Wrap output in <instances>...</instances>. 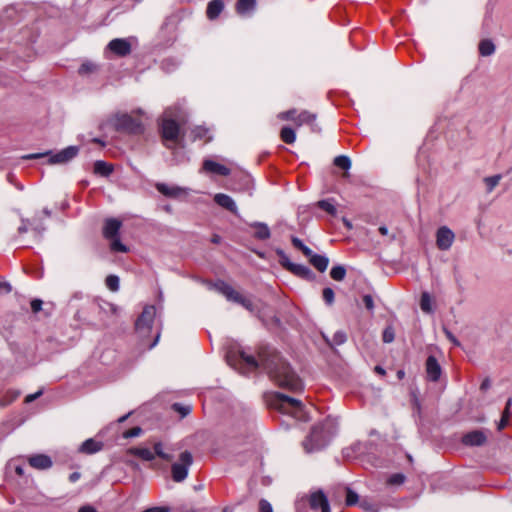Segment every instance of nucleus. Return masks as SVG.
<instances>
[{
	"mask_svg": "<svg viewBox=\"0 0 512 512\" xmlns=\"http://www.w3.org/2000/svg\"><path fill=\"white\" fill-rule=\"evenodd\" d=\"M239 355L251 370L262 367L278 386L295 393L303 390L302 380L274 349L265 348L259 351V360L244 351H240Z\"/></svg>",
	"mask_w": 512,
	"mask_h": 512,
	"instance_id": "nucleus-1",
	"label": "nucleus"
},
{
	"mask_svg": "<svg viewBox=\"0 0 512 512\" xmlns=\"http://www.w3.org/2000/svg\"><path fill=\"white\" fill-rule=\"evenodd\" d=\"M180 109L178 107H169L165 110L161 124L160 132L166 148L175 153V144L178 142L180 126L178 120L180 118Z\"/></svg>",
	"mask_w": 512,
	"mask_h": 512,
	"instance_id": "nucleus-2",
	"label": "nucleus"
},
{
	"mask_svg": "<svg viewBox=\"0 0 512 512\" xmlns=\"http://www.w3.org/2000/svg\"><path fill=\"white\" fill-rule=\"evenodd\" d=\"M332 436L333 432L329 421L315 424L302 442L303 448L307 453L320 451L328 445Z\"/></svg>",
	"mask_w": 512,
	"mask_h": 512,
	"instance_id": "nucleus-3",
	"label": "nucleus"
},
{
	"mask_svg": "<svg viewBox=\"0 0 512 512\" xmlns=\"http://www.w3.org/2000/svg\"><path fill=\"white\" fill-rule=\"evenodd\" d=\"M271 406L283 414H288L298 420H304L303 405L300 400L289 397L282 393H276Z\"/></svg>",
	"mask_w": 512,
	"mask_h": 512,
	"instance_id": "nucleus-4",
	"label": "nucleus"
},
{
	"mask_svg": "<svg viewBox=\"0 0 512 512\" xmlns=\"http://www.w3.org/2000/svg\"><path fill=\"white\" fill-rule=\"evenodd\" d=\"M215 288L218 292L224 295L228 301L235 302L250 312L255 311V305L252 300L236 291L231 285L224 281H219L215 284Z\"/></svg>",
	"mask_w": 512,
	"mask_h": 512,
	"instance_id": "nucleus-5",
	"label": "nucleus"
},
{
	"mask_svg": "<svg viewBox=\"0 0 512 512\" xmlns=\"http://www.w3.org/2000/svg\"><path fill=\"white\" fill-rule=\"evenodd\" d=\"M193 464V455L185 450L179 454L178 461L171 465V476L174 482H183L189 473V469Z\"/></svg>",
	"mask_w": 512,
	"mask_h": 512,
	"instance_id": "nucleus-6",
	"label": "nucleus"
},
{
	"mask_svg": "<svg viewBox=\"0 0 512 512\" xmlns=\"http://www.w3.org/2000/svg\"><path fill=\"white\" fill-rule=\"evenodd\" d=\"M275 252L279 257V263L283 268L304 279L314 278V273L309 267L291 262L287 254L280 248H277Z\"/></svg>",
	"mask_w": 512,
	"mask_h": 512,
	"instance_id": "nucleus-7",
	"label": "nucleus"
},
{
	"mask_svg": "<svg viewBox=\"0 0 512 512\" xmlns=\"http://www.w3.org/2000/svg\"><path fill=\"white\" fill-rule=\"evenodd\" d=\"M113 126L117 131L133 134L141 133L143 130L141 123L128 114L116 115L113 120Z\"/></svg>",
	"mask_w": 512,
	"mask_h": 512,
	"instance_id": "nucleus-8",
	"label": "nucleus"
},
{
	"mask_svg": "<svg viewBox=\"0 0 512 512\" xmlns=\"http://www.w3.org/2000/svg\"><path fill=\"white\" fill-rule=\"evenodd\" d=\"M155 315H156L155 306L149 305V306L144 307L141 315L138 317V319L135 323L137 332H139L143 335L148 333L152 328Z\"/></svg>",
	"mask_w": 512,
	"mask_h": 512,
	"instance_id": "nucleus-9",
	"label": "nucleus"
},
{
	"mask_svg": "<svg viewBox=\"0 0 512 512\" xmlns=\"http://www.w3.org/2000/svg\"><path fill=\"white\" fill-rule=\"evenodd\" d=\"M454 239V232L447 226L440 227L436 232V245L440 250L446 251L450 249Z\"/></svg>",
	"mask_w": 512,
	"mask_h": 512,
	"instance_id": "nucleus-10",
	"label": "nucleus"
},
{
	"mask_svg": "<svg viewBox=\"0 0 512 512\" xmlns=\"http://www.w3.org/2000/svg\"><path fill=\"white\" fill-rule=\"evenodd\" d=\"M107 49L118 57H125L131 53V43L125 38H115L108 43Z\"/></svg>",
	"mask_w": 512,
	"mask_h": 512,
	"instance_id": "nucleus-11",
	"label": "nucleus"
},
{
	"mask_svg": "<svg viewBox=\"0 0 512 512\" xmlns=\"http://www.w3.org/2000/svg\"><path fill=\"white\" fill-rule=\"evenodd\" d=\"M309 505L311 509H321V512H331L329 501L322 490L312 492L309 496Z\"/></svg>",
	"mask_w": 512,
	"mask_h": 512,
	"instance_id": "nucleus-12",
	"label": "nucleus"
},
{
	"mask_svg": "<svg viewBox=\"0 0 512 512\" xmlns=\"http://www.w3.org/2000/svg\"><path fill=\"white\" fill-rule=\"evenodd\" d=\"M79 148L77 146H68L58 153L51 155L48 162L50 164H63L77 156Z\"/></svg>",
	"mask_w": 512,
	"mask_h": 512,
	"instance_id": "nucleus-13",
	"label": "nucleus"
},
{
	"mask_svg": "<svg viewBox=\"0 0 512 512\" xmlns=\"http://www.w3.org/2000/svg\"><path fill=\"white\" fill-rule=\"evenodd\" d=\"M487 441V435L482 430H473L462 436L461 442L465 446H482Z\"/></svg>",
	"mask_w": 512,
	"mask_h": 512,
	"instance_id": "nucleus-14",
	"label": "nucleus"
},
{
	"mask_svg": "<svg viewBox=\"0 0 512 512\" xmlns=\"http://www.w3.org/2000/svg\"><path fill=\"white\" fill-rule=\"evenodd\" d=\"M155 188L159 193L169 198H179L180 196L187 194V190L185 188L176 185H168L159 182L155 184Z\"/></svg>",
	"mask_w": 512,
	"mask_h": 512,
	"instance_id": "nucleus-15",
	"label": "nucleus"
},
{
	"mask_svg": "<svg viewBox=\"0 0 512 512\" xmlns=\"http://www.w3.org/2000/svg\"><path fill=\"white\" fill-rule=\"evenodd\" d=\"M425 368L428 380L437 382L440 379L442 369L437 359L433 355L428 356Z\"/></svg>",
	"mask_w": 512,
	"mask_h": 512,
	"instance_id": "nucleus-16",
	"label": "nucleus"
},
{
	"mask_svg": "<svg viewBox=\"0 0 512 512\" xmlns=\"http://www.w3.org/2000/svg\"><path fill=\"white\" fill-rule=\"evenodd\" d=\"M214 202L234 215H238V207L231 196L224 193H217L214 195Z\"/></svg>",
	"mask_w": 512,
	"mask_h": 512,
	"instance_id": "nucleus-17",
	"label": "nucleus"
},
{
	"mask_svg": "<svg viewBox=\"0 0 512 512\" xmlns=\"http://www.w3.org/2000/svg\"><path fill=\"white\" fill-rule=\"evenodd\" d=\"M295 124L297 126L307 124L310 125L312 132H320V128L316 124V114H313L309 111H302L297 114Z\"/></svg>",
	"mask_w": 512,
	"mask_h": 512,
	"instance_id": "nucleus-18",
	"label": "nucleus"
},
{
	"mask_svg": "<svg viewBox=\"0 0 512 512\" xmlns=\"http://www.w3.org/2000/svg\"><path fill=\"white\" fill-rule=\"evenodd\" d=\"M155 456H158L164 461H172L174 458L173 452L175 451L174 447L172 445H165L162 442H156L153 445Z\"/></svg>",
	"mask_w": 512,
	"mask_h": 512,
	"instance_id": "nucleus-19",
	"label": "nucleus"
},
{
	"mask_svg": "<svg viewBox=\"0 0 512 512\" xmlns=\"http://www.w3.org/2000/svg\"><path fill=\"white\" fill-rule=\"evenodd\" d=\"M203 170L209 173L221 175V176H228L231 173V170L226 167L225 165H222L220 163H217L213 160H205L203 162Z\"/></svg>",
	"mask_w": 512,
	"mask_h": 512,
	"instance_id": "nucleus-20",
	"label": "nucleus"
},
{
	"mask_svg": "<svg viewBox=\"0 0 512 512\" xmlns=\"http://www.w3.org/2000/svg\"><path fill=\"white\" fill-rule=\"evenodd\" d=\"M121 225V221L115 218L107 219L103 228L104 237L109 240L118 237Z\"/></svg>",
	"mask_w": 512,
	"mask_h": 512,
	"instance_id": "nucleus-21",
	"label": "nucleus"
},
{
	"mask_svg": "<svg viewBox=\"0 0 512 512\" xmlns=\"http://www.w3.org/2000/svg\"><path fill=\"white\" fill-rule=\"evenodd\" d=\"M31 467L39 470H45L52 466V460L45 454H36L29 458Z\"/></svg>",
	"mask_w": 512,
	"mask_h": 512,
	"instance_id": "nucleus-22",
	"label": "nucleus"
},
{
	"mask_svg": "<svg viewBox=\"0 0 512 512\" xmlns=\"http://www.w3.org/2000/svg\"><path fill=\"white\" fill-rule=\"evenodd\" d=\"M224 9L223 0H212L208 3L206 15L209 20H215Z\"/></svg>",
	"mask_w": 512,
	"mask_h": 512,
	"instance_id": "nucleus-23",
	"label": "nucleus"
},
{
	"mask_svg": "<svg viewBox=\"0 0 512 512\" xmlns=\"http://www.w3.org/2000/svg\"><path fill=\"white\" fill-rule=\"evenodd\" d=\"M256 8V0H237L236 12L241 16H249Z\"/></svg>",
	"mask_w": 512,
	"mask_h": 512,
	"instance_id": "nucleus-24",
	"label": "nucleus"
},
{
	"mask_svg": "<svg viewBox=\"0 0 512 512\" xmlns=\"http://www.w3.org/2000/svg\"><path fill=\"white\" fill-rule=\"evenodd\" d=\"M309 259L311 265H313L319 272H324L329 264V259L325 255H319L313 253L311 250V256H306Z\"/></svg>",
	"mask_w": 512,
	"mask_h": 512,
	"instance_id": "nucleus-25",
	"label": "nucleus"
},
{
	"mask_svg": "<svg viewBox=\"0 0 512 512\" xmlns=\"http://www.w3.org/2000/svg\"><path fill=\"white\" fill-rule=\"evenodd\" d=\"M102 447L103 444L101 442L89 438L81 444L79 451L85 454H93L100 451Z\"/></svg>",
	"mask_w": 512,
	"mask_h": 512,
	"instance_id": "nucleus-26",
	"label": "nucleus"
},
{
	"mask_svg": "<svg viewBox=\"0 0 512 512\" xmlns=\"http://www.w3.org/2000/svg\"><path fill=\"white\" fill-rule=\"evenodd\" d=\"M251 227L255 228L254 237L258 240H267L271 236L270 229L267 224L263 222H254L250 224Z\"/></svg>",
	"mask_w": 512,
	"mask_h": 512,
	"instance_id": "nucleus-27",
	"label": "nucleus"
},
{
	"mask_svg": "<svg viewBox=\"0 0 512 512\" xmlns=\"http://www.w3.org/2000/svg\"><path fill=\"white\" fill-rule=\"evenodd\" d=\"M128 453L130 455H134L136 457L141 458L144 461H152L155 459V453L154 451H151L148 448H142V447H132L128 450Z\"/></svg>",
	"mask_w": 512,
	"mask_h": 512,
	"instance_id": "nucleus-28",
	"label": "nucleus"
},
{
	"mask_svg": "<svg viewBox=\"0 0 512 512\" xmlns=\"http://www.w3.org/2000/svg\"><path fill=\"white\" fill-rule=\"evenodd\" d=\"M21 392L19 390L9 389L6 390L0 396V407H6L13 403L19 396Z\"/></svg>",
	"mask_w": 512,
	"mask_h": 512,
	"instance_id": "nucleus-29",
	"label": "nucleus"
},
{
	"mask_svg": "<svg viewBox=\"0 0 512 512\" xmlns=\"http://www.w3.org/2000/svg\"><path fill=\"white\" fill-rule=\"evenodd\" d=\"M113 172V166L103 160H97L94 163V173L107 177Z\"/></svg>",
	"mask_w": 512,
	"mask_h": 512,
	"instance_id": "nucleus-30",
	"label": "nucleus"
},
{
	"mask_svg": "<svg viewBox=\"0 0 512 512\" xmlns=\"http://www.w3.org/2000/svg\"><path fill=\"white\" fill-rule=\"evenodd\" d=\"M495 52V45L489 39H484L479 43V53L480 55L487 57L492 55Z\"/></svg>",
	"mask_w": 512,
	"mask_h": 512,
	"instance_id": "nucleus-31",
	"label": "nucleus"
},
{
	"mask_svg": "<svg viewBox=\"0 0 512 512\" xmlns=\"http://www.w3.org/2000/svg\"><path fill=\"white\" fill-rule=\"evenodd\" d=\"M420 308L425 313H432V298L428 292H423L420 298Z\"/></svg>",
	"mask_w": 512,
	"mask_h": 512,
	"instance_id": "nucleus-32",
	"label": "nucleus"
},
{
	"mask_svg": "<svg viewBox=\"0 0 512 512\" xmlns=\"http://www.w3.org/2000/svg\"><path fill=\"white\" fill-rule=\"evenodd\" d=\"M281 140L287 144H293L296 140V134L290 127H283L280 132Z\"/></svg>",
	"mask_w": 512,
	"mask_h": 512,
	"instance_id": "nucleus-33",
	"label": "nucleus"
},
{
	"mask_svg": "<svg viewBox=\"0 0 512 512\" xmlns=\"http://www.w3.org/2000/svg\"><path fill=\"white\" fill-rule=\"evenodd\" d=\"M193 140L197 139H206V141L211 140V136L209 135V129L203 126H197L192 130Z\"/></svg>",
	"mask_w": 512,
	"mask_h": 512,
	"instance_id": "nucleus-34",
	"label": "nucleus"
},
{
	"mask_svg": "<svg viewBox=\"0 0 512 512\" xmlns=\"http://www.w3.org/2000/svg\"><path fill=\"white\" fill-rule=\"evenodd\" d=\"M330 276L335 281H342L346 276V269L343 265H336L330 270Z\"/></svg>",
	"mask_w": 512,
	"mask_h": 512,
	"instance_id": "nucleus-35",
	"label": "nucleus"
},
{
	"mask_svg": "<svg viewBox=\"0 0 512 512\" xmlns=\"http://www.w3.org/2000/svg\"><path fill=\"white\" fill-rule=\"evenodd\" d=\"M334 165L345 171L351 168V160L348 156L339 155L334 158Z\"/></svg>",
	"mask_w": 512,
	"mask_h": 512,
	"instance_id": "nucleus-36",
	"label": "nucleus"
},
{
	"mask_svg": "<svg viewBox=\"0 0 512 512\" xmlns=\"http://www.w3.org/2000/svg\"><path fill=\"white\" fill-rule=\"evenodd\" d=\"M291 242H292V245L300 250L305 256H311V249L306 246L301 239H299L298 237L296 236H292L291 237Z\"/></svg>",
	"mask_w": 512,
	"mask_h": 512,
	"instance_id": "nucleus-37",
	"label": "nucleus"
},
{
	"mask_svg": "<svg viewBox=\"0 0 512 512\" xmlns=\"http://www.w3.org/2000/svg\"><path fill=\"white\" fill-rule=\"evenodd\" d=\"M318 207L326 211L328 214L334 216L337 213V209L329 199L320 200L317 203Z\"/></svg>",
	"mask_w": 512,
	"mask_h": 512,
	"instance_id": "nucleus-38",
	"label": "nucleus"
},
{
	"mask_svg": "<svg viewBox=\"0 0 512 512\" xmlns=\"http://www.w3.org/2000/svg\"><path fill=\"white\" fill-rule=\"evenodd\" d=\"M502 175L496 174L493 176L486 177L484 182L486 184L487 192H492V190L499 184Z\"/></svg>",
	"mask_w": 512,
	"mask_h": 512,
	"instance_id": "nucleus-39",
	"label": "nucleus"
},
{
	"mask_svg": "<svg viewBox=\"0 0 512 512\" xmlns=\"http://www.w3.org/2000/svg\"><path fill=\"white\" fill-rule=\"evenodd\" d=\"M119 277L116 275H109L106 277L105 284L107 288L113 292H116L119 290Z\"/></svg>",
	"mask_w": 512,
	"mask_h": 512,
	"instance_id": "nucleus-40",
	"label": "nucleus"
},
{
	"mask_svg": "<svg viewBox=\"0 0 512 512\" xmlns=\"http://www.w3.org/2000/svg\"><path fill=\"white\" fill-rule=\"evenodd\" d=\"M110 248L113 252H121L126 253L128 251V248L126 245H124L118 237H115L113 239H110Z\"/></svg>",
	"mask_w": 512,
	"mask_h": 512,
	"instance_id": "nucleus-41",
	"label": "nucleus"
},
{
	"mask_svg": "<svg viewBox=\"0 0 512 512\" xmlns=\"http://www.w3.org/2000/svg\"><path fill=\"white\" fill-rule=\"evenodd\" d=\"M345 491H346V498H345L346 505L347 506L355 505L359 500L358 494L350 488H346Z\"/></svg>",
	"mask_w": 512,
	"mask_h": 512,
	"instance_id": "nucleus-42",
	"label": "nucleus"
},
{
	"mask_svg": "<svg viewBox=\"0 0 512 512\" xmlns=\"http://www.w3.org/2000/svg\"><path fill=\"white\" fill-rule=\"evenodd\" d=\"M347 340V335L344 331L342 330H339V331H336L334 334H333V337H332V344L334 345H342L346 342Z\"/></svg>",
	"mask_w": 512,
	"mask_h": 512,
	"instance_id": "nucleus-43",
	"label": "nucleus"
},
{
	"mask_svg": "<svg viewBox=\"0 0 512 512\" xmlns=\"http://www.w3.org/2000/svg\"><path fill=\"white\" fill-rule=\"evenodd\" d=\"M405 475L402 474V473H395V474H392L388 480H387V483L389 485H401L405 482Z\"/></svg>",
	"mask_w": 512,
	"mask_h": 512,
	"instance_id": "nucleus-44",
	"label": "nucleus"
},
{
	"mask_svg": "<svg viewBox=\"0 0 512 512\" xmlns=\"http://www.w3.org/2000/svg\"><path fill=\"white\" fill-rule=\"evenodd\" d=\"M97 69V66L92 62H85L79 67L80 75H87L89 73L94 72Z\"/></svg>",
	"mask_w": 512,
	"mask_h": 512,
	"instance_id": "nucleus-45",
	"label": "nucleus"
},
{
	"mask_svg": "<svg viewBox=\"0 0 512 512\" xmlns=\"http://www.w3.org/2000/svg\"><path fill=\"white\" fill-rule=\"evenodd\" d=\"M323 299L328 305H332L334 303V291L330 287H326L322 292Z\"/></svg>",
	"mask_w": 512,
	"mask_h": 512,
	"instance_id": "nucleus-46",
	"label": "nucleus"
},
{
	"mask_svg": "<svg viewBox=\"0 0 512 512\" xmlns=\"http://www.w3.org/2000/svg\"><path fill=\"white\" fill-rule=\"evenodd\" d=\"M382 338H383V342H385V343L393 342L394 338H395L394 329L390 326L385 328V330L383 331Z\"/></svg>",
	"mask_w": 512,
	"mask_h": 512,
	"instance_id": "nucleus-47",
	"label": "nucleus"
},
{
	"mask_svg": "<svg viewBox=\"0 0 512 512\" xmlns=\"http://www.w3.org/2000/svg\"><path fill=\"white\" fill-rule=\"evenodd\" d=\"M296 114H297V111L295 109H291V110H288L285 112H281L278 115V118H280L281 120H291V121L295 122L296 117H297Z\"/></svg>",
	"mask_w": 512,
	"mask_h": 512,
	"instance_id": "nucleus-48",
	"label": "nucleus"
},
{
	"mask_svg": "<svg viewBox=\"0 0 512 512\" xmlns=\"http://www.w3.org/2000/svg\"><path fill=\"white\" fill-rule=\"evenodd\" d=\"M143 430L141 427H133L127 431H125L123 433V437L128 439V438H133V437H138L142 434Z\"/></svg>",
	"mask_w": 512,
	"mask_h": 512,
	"instance_id": "nucleus-49",
	"label": "nucleus"
},
{
	"mask_svg": "<svg viewBox=\"0 0 512 512\" xmlns=\"http://www.w3.org/2000/svg\"><path fill=\"white\" fill-rule=\"evenodd\" d=\"M173 409L181 414L182 417L187 416L191 412L190 406H182L179 403L173 404Z\"/></svg>",
	"mask_w": 512,
	"mask_h": 512,
	"instance_id": "nucleus-50",
	"label": "nucleus"
},
{
	"mask_svg": "<svg viewBox=\"0 0 512 512\" xmlns=\"http://www.w3.org/2000/svg\"><path fill=\"white\" fill-rule=\"evenodd\" d=\"M259 512H273L272 505L266 499H261L259 501Z\"/></svg>",
	"mask_w": 512,
	"mask_h": 512,
	"instance_id": "nucleus-51",
	"label": "nucleus"
},
{
	"mask_svg": "<svg viewBox=\"0 0 512 512\" xmlns=\"http://www.w3.org/2000/svg\"><path fill=\"white\" fill-rule=\"evenodd\" d=\"M363 302H364L365 307L369 311H373V309H374V301H373V298H372L371 295H369V294L364 295L363 296Z\"/></svg>",
	"mask_w": 512,
	"mask_h": 512,
	"instance_id": "nucleus-52",
	"label": "nucleus"
},
{
	"mask_svg": "<svg viewBox=\"0 0 512 512\" xmlns=\"http://www.w3.org/2000/svg\"><path fill=\"white\" fill-rule=\"evenodd\" d=\"M43 302L40 299H34L31 301V309L34 313H38L42 309Z\"/></svg>",
	"mask_w": 512,
	"mask_h": 512,
	"instance_id": "nucleus-53",
	"label": "nucleus"
},
{
	"mask_svg": "<svg viewBox=\"0 0 512 512\" xmlns=\"http://www.w3.org/2000/svg\"><path fill=\"white\" fill-rule=\"evenodd\" d=\"M142 512H170V508L165 506H155L147 508Z\"/></svg>",
	"mask_w": 512,
	"mask_h": 512,
	"instance_id": "nucleus-54",
	"label": "nucleus"
},
{
	"mask_svg": "<svg viewBox=\"0 0 512 512\" xmlns=\"http://www.w3.org/2000/svg\"><path fill=\"white\" fill-rule=\"evenodd\" d=\"M502 415L506 416L508 418L511 417V415H512V399L507 400L506 406H505V409H504Z\"/></svg>",
	"mask_w": 512,
	"mask_h": 512,
	"instance_id": "nucleus-55",
	"label": "nucleus"
},
{
	"mask_svg": "<svg viewBox=\"0 0 512 512\" xmlns=\"http://www.w3.org/2000/svg\"><path fill=\"white\" fill-rule=\"evenodd\" d=\"M446 337L455 345V346H459L460 343L459 341L457 340V338L451 333V331H449L447 328H444L443 329Z\"/></svg>",
	"mask_w": 512,
	"mask_h": 512,
	"instance_id": "nucleus-56",
	"label": "nucleus"
},
{
	"mask_svg": "<svg viewBox=\"0 0 512 512\" xmlns=\"http://www.w3.org/2000/svg\"><path fill=\"white\" fill-rule=\"evenodd\" d=\"M42 394H43L42 390H39V391H37L36 393H33V394H29V395H27L25 397V402L26 403H31L34 400H36L37 398H39Z\"/></svg>",
	"mask_w": 512,
	"mask_h": 512,
	"instance_id": "nucleus-57",
	"label": "nucleus"
},
{
	"mask_svg": "<svg viewBox=\"0 0 512 512\" xmlns=\"http://www.w3.org/2000/svg\"><path fill=\"white\" fill-rule=\"evenodd\" d=\"M50 152H45V153H34V154H28V155H25L23 156L22 158L23 159H38V158H42V157H45L47 155H49Z\"/></svg>",
	"mask_w": 512,
	"mask_h": 512,
	"instance_id": "nucleus-58",
	"label": "nucleus"
},
{
	"mask_svg": "<svg viewBox=\"0 0 512 512\" xmlns=\"http://www.w3.org/2000/svg\"><path fill=\"white\" fill-rule=\"evenodd\" d=\"M30 224L29 220L27 219H22V224L21 226H19L18 228V233L19 234H23V233H26L28 231V225Z\"/></svg>",
	"mask_w": 512,
	"mask_h": 512,
	"instance_id": "nucleus-59",
	"label": "nucleus"
},
{
	"mask_svg": "<svg viewBox=\"0 0 512 512\" xmlns=\"http://www.w3.org/2000/svg\"><path fill=\"white\" fill-rule=\"evenodd\" d=\"M510 418L506 417V416H503L501 417L500 421L498 422L497 424V429L499 431H501L502 429H504L507 424H508V421H509Z\"/></svg>",
	"mask_w": 512,
	"mask_h": 512,
	"instance_id": "nucleus-60",
	"label": "nucleus"
},
{
	"mask_svg": "<svg viewBox=\"0 0 512 512\" xmlns=\"http://www.w3.org/2000/svg\"><path fill=\"white\" fill-rule=\"evenodd\" d=\"M11 290L12 287L8 282H0V293H10Z\"/></svg>",
	"mask_w": 512,
	"mask_h": 512,
	"instance_id": "nucleus-61",
	"label": "nucleus"
},
{
	"mask_svg": "<svg viewBox=\"0 0 512 512\" xmlns=\"http://www.w3.org/2000/svg\"><path fill=\"white\" fill-rule=\"evenodd\" d=\"M78 512H98V511L91 505H84L79 508Z\"/></svg>",
	"mask_w": 512,
	"mask_h": 512,
	"instance_id": "nucleus-62",
	"label": "nucleus"
},
{
	"mask_svg": "<svg viewBox=\"0 0 512 512\" xmlns=\"http://www.w3.org/2000/svg\"><path fill=\"white\" fill-rule=\"evenodd\" d=\"M33 230L37 235H41L45 228L41 224H37L33 227Z\"/></svg>",
	"mask_w": 512,
	"mask_h": 512,
	"instance_id": "nucleus-63",
	"label": "nucleus"
},
{
	"mask_svg": "<svg viewBox=\"0 0 512 512\" xmlns=\"http://www.w3.org/2000/svg\"><path fill=\"white\" fill-rule=\"evenodd\" d=\"M80 478V473L73 472L70 474L69 479L71 482H76Z\"/></svg>",
	"mask_w": 512,
	"mask_h": 512,
	"instance_id": "nucleus-64",
	"label": "nucleus"
}]
</instances>
